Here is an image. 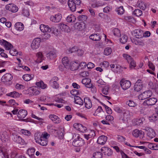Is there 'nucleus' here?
Here are the masks:
<instances>
[{
    "mask_svg": "<svg viewBox=\"0 0 158 158\" xmlns=\"http://www.w3.org/2000/svg\"><path fill=\"white\" fill-rule=\"evenodd\" d=\"M116 11L118 12V15H121L123 14L124 10L123 7L121 6L116 9Z\"/></svg>",
    "mask_w": 158,
    "mask_h": 158,
    "instance_id": "49530a36",
    "label": "nucleus"
},
{
    "mask_svg": "<svg viewBox=\"0 0 158 158\" xmlns=\"http://www.w3.org/2000/svg\"><path fill=\"white\" fill-rule=\"evenodd\" d=\"M133 35H134L136 38H143V32L140 29H136L132 32Z\"/></svg>",
    "mask_w": 158,
    "mask_h": 158,
    "instance_id": "9b49d317",
    "label": "nucleus"
},
{
    "mask_svg": "<svg viewBox=\"0 0 158 158\" xmlns=\"http://www.w3.org/2000/svg\"><path fill=\"white\" fill-rule=\"evenodd\" d=\"M36 143H39L40 145L43 146H45L47 144V141L45 139H40L36 141Z\"/></svg>",
    "mask_w": 158,
    "mask_h": 158,
    "instance_id": "4c0bfd02",
    "label": "nucleus"
},
{
    "mask_svg": "<svg viewBox=\"0 0 158 158\" xmlns=\"http://www.w3.org/2000/svg\"><path fill=\"white\" fill-rule=\"evenodd\" d=\"M51 37V35L50 34L46 33L44 34L43 36V39L45 40H47L48 39Z\"/></svg>",
    "mask_w": 158,
    "mask_h": 158,
    "instance_id": "0e129e2a",
    "label": "nucleus"
},
{
    "mask_svg": "<svg viewBox=\"0 0 158 158\" xmlns=\"http://www.w3.org/2000/svg\"><path fill=\"white\" fill-rule=\"evenodd\" d=\"M130 63V68L131 69L134 68L136 65V62L132 58L129 61Z\"/></svg>",
    "mask_w": 158,
    "mask_h": 158,
    "instance_id": "37998d69",
    "label": "nucleus"
},
{
    "mask_svg": "<svg viewBox=\"0 0 158 158\" xmlns=\"http://www.w3.org/2000/svg\"><path fill=\"white\" fill-rule=\"evenodd\" d=\"M120 41L121 43L123 44L126 43L128 40V37L127 35L124 34H123L120 35Z\"/></svg>",
    "mask_w": 158,
    "mask_h": 158,
    "instance_id": "f704fd0d",
    "label": "nucleus"
},
{
    "mask_svg": "<svg viewBox=\"0 0 158 158\" xmlns=\"http://www.w3.org/2000/svg\"><path fill=\"white\" fill-rule=\"evenodd\" d=\"M113 32L114 35L118 37L121 35L120 31L117 28H114L113 30Z\"/></svg>",
    "mask_w": 158,
    "mask_h": 158,
    "instance_id": "8fccbe9b",
    "label": "nucleus"
},
{
    "mask_svg": "<svg viewBox=\"0 0 158 158\" xmlns=\"http://www.w3.org/2000/svg\"><path fill=\"white\" fill-rule=\"evenodd\" d=\"M13 78L12 76L9 73H6L2 77L1 80L3 82H7L11 81Z\"/></svg>",
    "mask_w": 158,
    "mask_h": 158,
    "instance_id": "ddd939ff",
    "label": "nucleus"
},
{
    "mask_svg": "<svg viewBox=\"0 0 158 158\" xmlns=\"http://www.w3.org/2000/svg\"><path fill=\"white\" fill-rule=\"evenodd\" d=\"M50 28L48 25H45L44 24H41L40 26V29L41 31L44 33L50 32Z\"/></svg>",
    "mask_w": 158,
    "mask_h": 158,
    "instance_id": "bb28decb",
    "label": "nucleus"
},
{
    "mask_svg": "<svg viewBox=\"0 0 158 158\" xmlns=\"http://www.w3.org/2000/svg\"><path fill=\"white\" fill-rule=\"evenodd\" d=\"M121 86L124 90H126L130 87L131 85V82L128 80L122 79L120 82Z\"/></svg>",
    "mask_w": 158,
    "mask_h": 158,
    "instance_id": "20e7f679",
    "label": "nucleus"
},
{
    "mask_svg": "<svg viewBox=\"0 0 158 158\" xmlns=\"http://www.w3.org/2000/svg\"><path fill=\"white\" fill-rule=\"evenodd\" d=\"M15 88L18 89H23L25 88V86L22 85L17 83L15 85Z\"/></svg>",
    "mask_w": 158,
    "mask_h": 158,
    "instance_id": "13d9d810",
    "label": "nucleus"
},
{
    "mask_svg": "<svg viewBox=\"0 0 158 158\" xmlns=\"http://www.w3.org/2000/svg\"><path fill=\"white\" fill-rule=\"evenodd\" d=\"M33 77H32L29 74H25L23 76V78L25 81H28L31 80Z\"/></svg>",
    "mask_w": 158,
    "mask_h": 158,
    "instance_id": "a18cd8bd",
    "label": "nucleus"
},
{
    "mask_svg": "<svg viewBox=\"0 0 158 158\" xmlns=\"http://www.w3.org/2000/svg\"><path fill=\"white\" fill-rule=\"evenodd\" d=\"M59 28L62 31L64 32H69V27L64 24H60L59 25Z\"/></svg>",
    "mask_w": 158,
    "mask_h": 158,
    "instance_id": "473e14b6",
    "label": "nucleus"
},
{
    "mask_svg": "<svg viewBox=\"0 0 158 158\" xmlns=\"http://www.w3.org/2000/svg\"><path fill=\"white\" fill-rule=\"evenodd\" d=\"M84 144V140L79 136L74 140L72 143L73 145L75 147L82 146Z\"/></svg>",
    "mask_w": 158,
    "mask_h": 158,
    "instance_id": "423d86ee",
    "label": "nucleus"
},
{
    "mask_svg": "<svg viewBox=\"0 0 158 158\" xmlns=\"http://www.w3.org/2000/svg\"><path fill=\"white\" fill-rule=\"evenodd\" d=\"M76 20L75 17L73 15L68 16L66 19V21L69 23H73L75 22Z\"/></svg>",
    "mask_w": 158,
    "mask_h": 158,
    "instance_id": "c9c22d12",
    "label": "nucleus"
},
{
    "mask_svg": "<svg viewBox=\"0 0 158 158\" xmlns=\"http://www.w3.org/2000/svg\"><path fill=\"white\" fill-rule=\"evenodd\" d=\"M50 32H51L52 33L56 35H57L58 34V29L53 27L50 28Z\"/></svg>",
    "mask_w": 158,
    "mask_h": 158,
    "instance_id": "de8ad7c7",
    "label": "nucleus"
},
{
    "mask_svg": "<svg viewBox=\"0 0 158 158\" xmlns=\"http://www.w3.org/2000/svg\"><path fill=\"white\" fill-rule=\"evenodd\" d=\"M157 99L155 98L148 99L144 101L143 105L144 106H149L154 105L157 102Z\"/></svg>",
    "mask_w": 158,
    "mask_h": 158,
    "instance_id": "39448f33",
    "label": "nucleus"
},
{
    "mask_svg": "<svg viewBox=\"0 0 158 158\" xmlns=\"http://www.w3.org/2000/svg\"><path fill=\"white\" fill-rule=\"evenodd\" d=\"M20 94L19 93L15 91L10 92L7 94V95L8 96L12 97L14 98L19 97L20 96Z\"/></svg>",
    "mask_w": 158,
    "mask_h": 158,
    "instance_id": "e433bc0d",
    "label": "nucleus"
},
{
    "mask_svg": "<svg viewBox=\"0 0 158 158\" xmlns=\"http://www.w3.org/2000/svg\"><path fill=\"white\" fill-rule=\"evenodd\" d=\"M70 93L71 94L75 96H77L76 95L79 94V91L76 89H73L70 91Z\"/></svg>",
    "mask_w": 158,
    "mask_h": 158,
    "instance_id": "680f3d73",
    "label": "nucleus"
},
{
    "mask_svg": "<svg viewBox=\"0 0 158 158\" xmlns=\"http://www.w3.org/2000/svg\"><path fill=\"white\" fill-rule=\"evenodd\" d=\"M126 104L130 107H135L137 105L136 102L131 100L127 101Z\"/></svg>",
    "mask_w": 158,
    "mask_h": 158,
    "instance_id": "79ce46f5",
    "label": "nucleus"
},
{
    "mask_svg": "<svg viewBox=\"0 0 158 158\" xmlns=\"http://www.w3.org/2000/svg\"><path fill=\"white\" fill-rule=\"evenodd\" d=\"M35 149L34 148H30L27 151V153L29 156L31 158H35L34 155Z\"/></svg>",
    "mask_w": 158,
    "mask_h": 158,
    "instance_id": "7c9ffc66",
    "label": "nucleus"
},
{
    "mask_svg": "<svg viewBox=\"0 0 158 158\" xmlns=\"http://www.w3.org/2000/svg\"><path fill=\"white\" fill-rule=\"evenodd\" d=\"M36 85L38 87L41 88L42 89H44L47 87L46 85L44 84L42 81H41L39 82H36Z\"/></svg>",
    "mask_w": 158,
    "mask_h": 158,
    "instance_id": "a19ab883",
    "label": "nucleus"
},
{
    "mask_svg": "<svg viewBox=\"0 0 158 158\" xmlns=\"http://www.w3.org/2000/svg\"><path fill=\"white\" fill-rule=\"evenodd\" d=\"M132 134L133 136L135 137H143L144 135V133L143 132L138 129H135L133 131Z\"/></svg>",
    "mask_w": 158,
    "mask_h": 158,
    "instance_id": "4468645a",
    "label": "nucleus"
},
{
    "mask_svg": "<svg viewBox=\"0 0 158 158\" xmlns=\"http://www.w3.org/2000/svg\"><path fill=\"white\" fill-rule=\"evenodd\" d=\"M121 117H120L119 120L122 121L123 123L127 122L130 119V115L129 112L128 111H125L121 114Z\"/></svg>",
    "mask_w": 158,
    "mask_h": 158,
    "instance_id": "7ed1b4c3",
    "label": "nucleus"
},
{
    "mask_svg": "<svg viewBox=\"0 0 158 158\" xmlns=\"http://www.w3.org/2000/svg\"><path fill=\"white\" fill-rule=\"evenodd\" d=\"M152 94V92L150 90H147L143 92L138 96V99L139 100H144L150 97Z\"/></svg>",
    "mask_w": 158,
    "mask_h": 158,
    "instance_id": "f03ea898",
    "label": "nucleus"
},
{
    "mask_svg": "<svg viewBox=\"0 0 158 158\" xmlns=\"http://www.w3.org/2000/svg\"><path fill=\"white\" fill-rule=\"evenodd\" d=\"M41 39L40 38H36L34 39L31 44L32 48L34 49L38 48L40 46Z\"/></svg>",
    "mask_w": 158,
    "mask_h": 158,
    "instance_id": "0eeeda50",
    "label": "nucleus"
},
{
    "mask_svg": "<svg viewBox=\"0 0 158 158\" xmlns=\"http://www.w3.org/2000/svg\"><path fill=\"white\" fill-rule=\"evenodd\" d=\"M6 10L10 11L14 13L17 12L18 10L17 6L12 3L6 5Z\"/></svg>",
    "mask_w": 158,
    "mask_h": 158,
    "instance_id": "1a4fd4ad",
    "label": "nucleus"
},
{
    "mask_svg": "<svg viewBox=\"0 0 158 158\" xmlns=\"http://www.w3.org/2000/svg\"><path fill=\"white\" fill-rule=\"evenodd\" d=\"M134 15L137 17L141 16L142 14V11L138 9L135 10L133 12Z\"/></svg>",
    "mask_w": 158,
    "mask_h": 158,
    "instance_id": "c03bdc74",
    "label": "nucleus"
},
{
    "mask_svg": "<svg viewBox=\"0 0 158 158\" xmlns=\"http://www.w3.org/2000/svg\"><path fill=\"white\" fill-rule=\"evenodd\" d=\"M2 44L5 46L6 50H10L13 47L10 43L4 40H3Z\"/></svg>",
    "mask_w": 158,
    "mask_h": 158,
    "instance_id": "2f4dec72",
    "label": "nucleus"
},
{
    "mask_svg": "<svg viewBox=\"0 0 158 158\" xmlns=\"http://www.w3.org/2000/svg\"><path fill=\"white\" fill-rule=\"evenodd\" d=\"M46 56L48 59L51 60L56 56V53L54 51H51L47 54Z\"/></svg>",
    "mask_w": 158,
    "mask_h": 158,
    "instance_id": "c85d7f7f",
    "label": "nucleus"
},
{
    "mask_svg": "<svg viewBox=\"0 0 158 158\" xmlns=\"http://www.w3.org/2000/svg\"><path fill=\"white\" fill-rule=\"evenodd\" d=\"M74 102L77 104H78L80 105H82L83 104V100L81 98L78 96H75L74 97Z\"/></svg>",
    "mask_w": 158,
    "mask_h": 158,
    "instance_id": "72a5a7b5",
    "label": "nucleus"
},
{
    "mask_svg": "<svg viewBox=\"0 0 158 158\" xmlns=\"http://www.w3.org/2000/svg\"><path fill=\"white\" fill-rule=\"evenodd\" d=\"M27 111L24 110H19L17 114V116L19 118H23L27 115Z\"/></svg>",
    "mask_w": 158,
    "mask_h": 158,
    "instance_id": "412c9836",
    "label": "nucleus"
},
{
    "mask_svg": "<svg viewBox=\"0 0 158 158\" xmlns=\"http://www.w3.org/2000/svg\"><path fill=\"white\" fill-rule=\"evenodd\" d=\"M84 102L85 103V107L88 108H91L92 106L90 99L86 97L84 99Z\"/></svg>",
    "mask_w": 158,
    "mask_h": 158,
    "instance_id": "b1692460",
    "label": "nucleus"
},
{
    "mask_svg": "<svg viewBox=\"0 0 158 158\" xmlns=\"http://www.w3.org/2000/svg\"><path fill=\"white\" fill-rule=\"evenodd\" d=\"M78 48L77 47H74L70 49L69 51L71 53H73L75 52H77Z\"/></svg>",
    "mask_w": 158,
    "mask_h": 158,
    "instance_id": "338daca9",
    "label": "nucleus"
},
{
    "mask_svg": "<svg viewBox=\"0 0 158 158\" xmlns=\"http://www.w3.org/2000/svg\"><path fill=\"white\" fill-rule=\"evenodd\" d=\"M8 136L6 131L0 132V139L2 142H6L8 140Z\"/></svg>",
    "mask_w": 158,
    "mask_h": 158,
    "instance_id": "f3484780",
    "label": "nucleus"
},
{
    "mask_svg": "<svg viewBox=\"0 0 158 158\" xmlns=\"http://www.w3.org/2000/svg\"><path fill=\"white\" fill-rule=\"evenodd\" d=\"M79 69H81L85 68L86 66V64L85 62H81L80 64L78 63Z\"/></svg>",
    "mask_w": 158,
    "mask_h": 158,
    "instance_id": "bf43d9fd",
    "label": "nucleus"
},
{
    "mask_svg": "<svg viewBox=\"0 0 158 158\" xmlns=\"http://www.w3.org/2000/svg\"><path fill=\"white\" fill-rule=\"evenodd\" d=\"M91 80L89 78H85L82 80V83L85 85V86L89 88H90L91 87Z\"/></svg>",
    "mask_w": 158,
    "mask_h": 158,
    "instance_id": "aec40b11",
    "label": "nucleus"
},
{
    "mask_svg": "<svg viewBox=\"0 0 158 158\" xmlns=\"http://www.w3.org/2000/svg\"><path fill=\"white\" fill-rule=\"evenodd\" d=\"M93 156L95 158H102V154L100 152H97L93 154Z\"/></svg>",
    "mask_w": 158,
    "mask_h": 158,
    "instance_id": "09e8293b",
    "label": "nucleus"
},
{
    "mask_svg": "<svg viewBox=\"0 0 158 158\" xmlns=\"http://www.w3.org/2000/svg\"><path fill=\"white\" fill-rule=\"evenodd\" d=\"M95 136V132L94 130H91L88 135L86 136H89V137H94Z\"/></svg>",
    "mask_w": 158,
    "mask_h": 158,
    "instance_id": "774afa93",
    "label": "nucleus"
},
{
    "mask_svg": "<svg viewBox=\"0 0 158 158\" xmlns=\"http://www.w3.org/2000/svg\"><path fill=\"white\" fill-rule=\"evenodd\" d=\"M112 49L111 48H106L104 51V54L106 55H109L111 53Z\"/></svg>",
    "mask_w": 158,
    "mask_h": 158,
    "instance_id": "3c124183",
    "label": "nucleus"
},
{
    "mask_svg": "<svg viewBox=\"0 0 158 158\" xmlns=\"http://www.w3.org/2000/svg\"><path fill=\"white\" fill-rule=\"evenodd\" d=\"M9 52L13 56H16L18 54V51L15 49H10Z\"/></svg>",
    "mask_w": 158,
    "mask_h": 158,
    "instance_id": "4d7b16f0",
    "label": "nucleus"
},
{
    "mask_svg": "<svg viewBox=\"0 0 158 158\" xmlns=\"http://www.w3.org/2000/svg\"><path fill=\"white\" fill-rule=\"evenodd\" d=\"M36 56L37 57V59L36 60V62L39 63L41 62L43 58V55L41 52H39L36 54Z\"/></svg>",
    "mask_w": 158,
    "mask_h": 158,
    "instance_id": "c756f323",
    "label": "nucleus"
},
{
    "mask_svg": "<svg viewBox=\"0 0 158 158\" xmlns=\"http://www.w3.org/2000/svg\"><path fill=\"white\" fill-rule=\"evenodd\" d=\"M102 36L98 33H94L89 36V38L94 41H99L101 39Z\"/></svg>",
    "mask_w": 158,
    "mask_h": 158,
    "instance_id": "9d476101",
    "label": "nucleus"
},
{
    "mask_svg": "<svg viewBox=\"0 0 158 158\" xmlns=\"http://www.w3.org/2000/svg\"><path fill=\"white\" fill-rule=\"evenodd\" d=\"M142 38H136L135 39H131L132 42L136 45H139L143 46L144 45L143 40L142 39Z\"/></svg>",
    "mask_w": 158,
    "mask_h": 158,
    "instance_id": "dca6fc26",
    "label": "nucleus"
},
{
    "mask_svg": "<svg viewBox=\"0 0 158 158\" xmlns=\"http://www.w3.org/2000/svg\"><path fill=\"white\" fill-rule=\"evenodd\" d=\"M78 19L79 21H84L87 19V17L85 15H81L78 17Z\"/></svg>",
    "mask_w": 158,
    "mask_h": 158,
    "instance_id": "6e6d98bb",
    "label": "nucleus"
},
{
    "mask_svg": "<svg viewBox=\"0 0 158 158\" xmlns=\"http://www.w3.org/2000/svg\"><path fill=\"white\" fill-rule=\"evenodd\" d=\"M135 124L137 125H139L143 123V121L141 119H136L135 120Z\"/></svg>",
    "mask_w": 158,
    "mask_h": 158,
    "instance_id": "e2e57ef3",
    "label": "nucleus"
},
{
    "mask_svg": "<svg viewBox=\"0 0 158 158\" xmlns=\"http://www.w3.org/2000/svg\"><path fill=\"white\" fill-rule=\"evenodd\" d=\"M107 139V136L102 135L98 138L97 142L99 144L103 145L106 143Z\"/></svg>",
    "mask_w": 158,
    "mask_h": 158,
    "instance_id": "2eb2a0df",
    "label": "nucleus"
},
{
    "mask_svg": "<svg viewBox=\"0 0 158 158\" xmlns=\"http://www.w3.org/2000/svg\"><path fill=\"white\" fill-rule=\"evenodd\" d=\"M31 90L32 92V94H33L34 95H38L40 93V90H37L36 89H34V88L31 89Z\"/></svg>",
    "mask_w": 158,
    "mask_h": 158,
    "instance_id": "052dcab7",
    "label": "nucleus"
},
{
    "mask_svg": "<svg viewBox=\"0 0 158 158\" xmlns=\"http://www.w3.org/2000/svg\"><path fill=\"white\" fill-rule=\"evenodd\" d=\"M75 27L78 31H81L85 28V24L83 22L76 23L75 25Z\"/></svg>",
    "mask_w": 158,
    "mask_h": 158,
    "instance_id": "5701e85b",
    "label": "nucleus"
},
{
    "mask_svg": "<svg viewBox=\"0 0 158 158\" xmlns=\"http://www.w3.org/2000/svg\"><path fill=\"white\" fill-rule=\"evenodd\" d=\"M12 139L15 142L21 145H26V143L19 135L15 134L13 133L12 135Z\"/></svg>",
    "mask_w": 158,
    "mask_h": 158,
    "instance_id": "f257e3e1",
    "label": "nucleus"
},
{
    "mask_svg": "<svg viewBox=\"0 0 158 158\" xmlns=\"http://www.w3.org/2000/svg\"><path fill=\"white\" fill-rule=\"evenodd\" d=\"M62 18V15L60 14H58L56 15L55 16H51L50 19L52 22L55 23H58L59 22Z\"/></svg>",
    "mask_w": 158,
    "mask_h": 158,
    "instance_id": "f8f14e48",
    "label": "nucleus"
},
{
    "mask_svg": "<svg viewBox=\"0 0 158 158\" xmlns=\"http://www.w3.org/2000/svg\"><path fill=\"white\" fill-rule=\"evenodd\" d=\"M78 63L76 62L73 63L71 65V69L72 70H75L79 69Z\"/></svg>",
    "mask_w": 158,
    "mask_h": 158,
    "instance_id": "ea45409f",
    "label": "nucleus"
},
{
    "mask_svg": "<svg viewBox=\"0 0 158 158\" xmlns=\"http://www.w3.org/2000/svg\"><path fill=\"white\" fill-rule=\"evenodd\" d=\"M68 4L70 10L72 11H74L76 9V6L73 0H69Z\"/></svg>",
    "mask_w": 158,
    "mask_h": 158,
    "instance_id": "a878e982",
    "label": "nucleus"
},
{
    "mask_svg": "<svg viewBox=\"0 0 158 158\" xmlns=\"http://www.w3.org/2000/svg\"><path fill=\"white\" fill-rule=\"evenodd\" d=\"M62 62L65 68H67L69 67L70 61L67 57H64L62 59Z\"/></svg>",
    "mask_w": 158,
    "mask_h": 158,
    "instance_id": "393cba45",
    "label": "nucleus"
},
{
    "mask_svg": "<svg viewBox=\"0 0 158 158\" xmlns=\"http://www.w3.org/2000/svg\"><path fill=\"white\" fill-rule=\"evenodd\" d=\"M101 151L105 155L110 156L112 155L113 153L112 150L107 147H104L101 149Z\"/></svg>",
    "mask_w": 158,
    "mask_h": 158,
    "instance_id": "6e6552de",
    "label": "nucleus"
},
{
    "mask_svg": "<svg viewBox=\"0 0 158 158\" xmlns=\"http://www.w3.org/2000/svg\"><path fill=\"white\" fill-rule=\"evenodd\" d=\"M22 13L24 16L27 17L29 15V11L27 9H23Z\"/></svg>",
    "mask_w": 158,
    "mask_h": 158,
    "instance_id": "69168bd1",
    "label": "nucleus"
},
{
    "mask_svg": "<svg viewBox=\"0 0 158 158\" xmlns=\"http://www.w3.org/2000/svg\"><path fill=\"white\" fill-rule=\"evenodd\" d=\"M140 81V80H139L135 83L134 86V90L135 91L138 92L143 88L142 84L139 81Z\"/></svg>",
    "mask_w": 158,
    "mask_h": 158,
    "instance_id": "a211bd4d",
    "label": "nucleus"
},
{
    "mask_svg": "<svg viewBox=\"0 0 158 158\" xmlns=\"http://www.w3.org/2000/svg\"><path fill=\"white\" fill-rule=\"evenodd\" d=\"M147 133V135L150 138H152L155 135V132L154 130L152 128L147 127L146 129Z\"/></svg>",
    "mask_w": 158,
    "mask_h": 158,
    "instance_id": "4be33fe9",
    "label": "nucleus"
},
{
    "mask_svg": "<svg viewBox=\"0 0 158 158\" xmlns=\"http://www.w3.org/2000/svg\"><path fill=\"white\" fill-rule=\"evenodd\" d=\"M149 87L151 89H156V86L155 84L153 83L152 81H149L148 84Z\"/></svg>",
    "mask_w": 158,
    "mask_h": 158,
    "instance_id": "603ef678",
    "label": "nucleus"
},
{
    "mask_svg": "<svg viewBox=\"0 0 158 158\" xmlns=\"http://www.w3.org/2000/svg\"><path fill=\"white\" fill-rule=\"evenodd\" d=\"M79 130L82 132H84L87 130V128L86 127L83 126L82 124H80L79 125Z\"/></svg>",
    "mask_w": 158,
    "mask_h": 158,
    "instance_id": "5fc2aeb1",
    "label": "nucleus"
},
{
    "mask_svg": "<svg viewBox=\"0 0 158 158\" xmlns=\"http://www.w3.org/2000/svg\"><path fill=\"white\" fill-rule=\"evenodd\" d=\"M50 84L52 85L54 88L57 89L59 87V84L57 82H55V83L53 81H50Z\"/></svg>",
    "mask_w": 158,
    "mask_h": 158,
    "instance_id": "864d4df0",
    "label": "nucleus"
},
{
    "mask_svg": "<svg viewBox=\"0 0 158 158\" xmlns=\"http://www.w3.org/2000/svg\"><path fill=\"white\" fill-rule=\"evenodd\" d=\"M15 27L16 30L19 31H22L24 28L23 24L21 22L16 23Z\"/></svg>",
    "mask_w": 158,
    "mask_h": 158,
    "instance_id": "cd10ccee",
    "label": "nucleus"
},
{
    "mask_svg": "<svg viewBox=\"0 0 158 158\" xmlns=\"http://www.w3.org/2000/svg\"><path fill=\"white\" fill-rule=\"evenodd\" d=\"M49 118L56 124L59 123L61 122L60 119L56 115L54 114H50Z\"/></svg>",
    "mask_w": 158,
    "mask_h": 158,
    "instance_id": "6ab92c4d",
    "label": "nucleus"
},
{
    "mask_svg": "<svg viewBox=\"0 0 158 158\" xmlns=\"http://www.w3.org/2000/svg\"><path fill=\"white\" fill-rule=\"evenodd\" d=\"M137 4L138 6L141 9L145 10L146 8V5L143 2L138 1Z\"/></svg>",
    "mask_w": 158,
    "mask_h": 158,
    "instance_id": "58836bf2",
    "label": "nucleus"
}]
</instances>
